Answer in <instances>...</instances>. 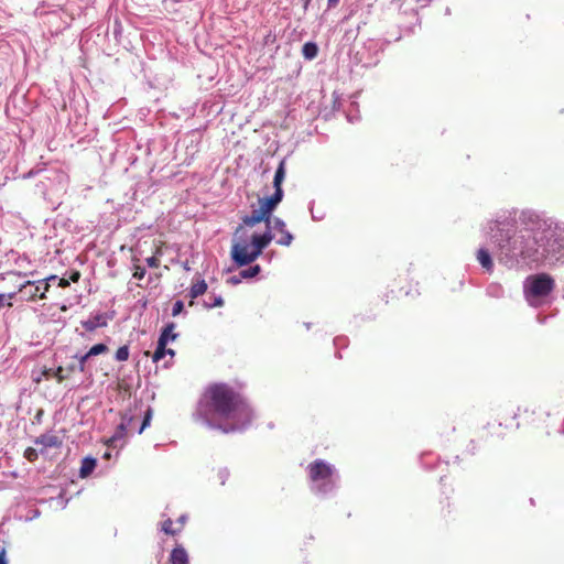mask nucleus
I'll return each mask as SVG.
<instances>
[{
  "mask_svg": "<svg viewBox=\"0 0 564 564\" xmlns=\"http://www.w3.org/2000/svg\"><path fill=\"white\" fill-rule=\"evenodd\" d=\"M35 282V286H39V291L37 293H40V300H44L46 299V293L50 291V283H47V280H37V281H34Z\"/></svg>",
  "mask_w": 564,
  "mask_h": 564,
  "instance_id": "412c9836",
  "label": "nucleus"
},
{
  "mask_svg": "<svg viewBox=\"0 0 564 564\" xmlns=\"http://www.w3.org/2000/svg\"><path fill=\"white\" fill-rule=\"evenodd\" d=\"M207 290V284L204 280H200L196 283H194L189 290V296L192 300L198 297L199 295H203ZM191 305H193V301L189 302Z\"/></svg>",
  "mask_w": 564,
  "mask_h": 564,
  "instance_id": "dca6fc26",
  "label": "nucleus"
},
{
  "mask_svg": "<svg viewBox=\"0 0 564 564\" xmlns=\"http://www.w3.org/2000/svg\"><path fill=\"white\" fill-rule=\"evenodd\" d=\"M554 289V279L547 273H539L525 279L523 293L525 299L532 303V300L547 296Z\"/></svg>",
  "mask_w": 564,
  "mask_h": 564,
  "instance_id": "20e7f679",
  "label": "nucleus"
},
{
  "mask_svg": "<svg viewBox=\"0 0 564 564\" xmlns=\"http://www.w3.org/2000/svg\"><path fill=\"white\" fill-rule=\"evenodd\" d=\"M129 358V347L128 346H121L116 351V359L118 361H126Z\"/></svg>",
  "mask_w": 564,
  "mask_h": 564,
  "instance_id": "b1692460",
  "label": "nucleus"
},
{
  "mask_svg": "<svg viewBox=\"0 0 564 564\" xmlns=\"http://www.w3.org/2000/svg\"><path fill=\"white\" fill-rule=\"evenodd\" d=\"M54 371L53 369H50V368H44L42 370V376L45 378V379H51L52 377H54Z\"/></svg>",
  "mask_w": 564,
  "mask_h": 564,
  "instance_id": "f704fd0d",
  "label": "nucleus"
},
{
  "mask_svg": "<svg viewBox=\"0 0 564 564\" xmlns=\"http://www.w3.org/2000/svg\"><path fill=\"white\" fill-rule=\"evenodd\" d=\"M175 325L173 323L167 324L161 332L159 339H164V343L167 344L170 340L176 339L178 336L174 333Z\"/></svg>",
  "mask_w": 564,
  "mask_h": 564,
  "instance_id": "f3484780",
  "label": "nucleus"
},
{
  "mask_svg": "<svg viewBox=\"0 0 564 564\" xmlns=\"http://www.w3.org/2000/svg\"><path fill=\"white\" fill-rule=\"evenodd\" d=\"M132 421V417H128L127 422L124 420L117 426L116 432L111 437H109L106 441V445L110 447H117L118 442L123 441L127 435V429L130 422Z\"/></svg>",
  "mask_w": 564,
  "mask_h": 564,
  "instance_id": "1a4fd4ad",
  "label": "nucleus"
},
{
  "mask_svg": "<svg viewBox=\"0 0 564 564\" xmlns=\"http://www.w3.org/2000/svg\"><path fill=\"white\" fill-rule=\"evenodd\" d=\"M184 310V304L182 301H176L174 304H173V308H172V315L173 316H177L178 314H181Z\"/></svg>",
  "mask_w": 564,
  "mask_h": 564,
  "instance_id": "cd10ccee",
  "label": "nucleus"
},
{
  "mask_svg": "<svg viewBox=\"0 0 564 564\" xmlns=\"http://www.w3.org/2000/svg\"><path fill=\"white\" fill-rule=\"evenodd\" d=\"M169 561L171 564H189V556L182 545H176L172 550Z\"/></svg>",
  "mask_w": 564,
  "mask_h": 564,
  "instance_id": "f8f14e48",
  "label": "nucleus"
},
{
  "mask_svg": "<svg viewBox=\"0 0 564 564\" xmlns=\"http://www.w3.org/2000/svg\"><path fill=\"white\" fill-rule=\"evenodd\" d=\"M145 273H147V271L143 267H141L138 263L133 264V278L134 279L142 280L145 276Z\"/></svg>",
  "mask_w": 564,
  "mask_h": 564,
  "instance_id": "a878e982",
  "label": "nucleus"
},
{
  "mask_svg": "<svg viewBox=\"0 0 564 564\" xmlns=\"http://www.w3.org/2000/svg\"><path fill=\"white\" fill-rule=\"evenodd\" d=\"M14 274L19 278L26 276V273L23 272H15Z\"/></svg>",
  "mask_w": 564,
  "mask_h": 564,
  "instance_id": "c03bdc74",
  "label": "nucleus"
},
{
  "mask_svg": "<svg viewBox=\"0 0 564 564\" xmlns=\"http://www.w3.org/2000/svg\"><path fill=\"white\" fill-rule=\"evenodd\" d=\"M285 178V160H282L273 178L274 193L269 197L258 199V208H253L250 215L241 218L242 223L237 227L232 237L230 256L239 267L253 262L265 247L273 240L270 231L258 234L252 228L267 221L270 225V215L283 198L282 183Z\"/></svg>",
  "mask_w": 564,
  "mask_h": 564,
  "instance_id": "f257e3e1",
  "label": "nucleus"
},
{
  "mask_svg": "<svg viewBox=\"0 0 564 564\" xmlns=\"http://www.w3.org/2000/svg\"><path fill=\"white\" fill-rule=\"evenodd\" d=\"M76 370V365H68L67 367H57L54 371V378L58 383L63 382L65 379L69 378V376Z\"/></svg>",
  "mask_w": 564,
  "mask_h": 564,
  "instance_id": "2eb2a0df",
  "label": "nucleus"
},
{
  "mask_svg": "<svg viewBox=\"0 0 564 564\" xmlns=\"http://www.w3.org/2000/svg\"><path fill=\"white\" fill-rule=\"evenodd\" d=\"M39 286H35V282L26 280L19 284V301L21 302H35L40 300V293H37Z\"/></svg>",
  "mask_w": 564,
  "mask_h": 564,
  "instance_id": "6e6552de",
  "label": "nucleus"
},
{
  "mask_svg": "<svg viewBox=\"0 0 564 564\" xmlns=\"http://www.w3.org/2000/svg\"><path fill=\"white\" fill-rule=\"evenodd\" d=\"M0 564H7V560H6V550L2 549L0 551Z\"/></svg>",
  "mask_w": 564,
  "mask_h": 564,
  "instance_id": "58836bf2",
  "label": "nucleus"
},
{
  "mask_svg": "<svg viewBox=\"0 0 564 564\" xmlns=\"http://www.w3.org/2000/svg\"><path fill=\"white\" fill-rule=\"evenodd\" d=\"M259 272H260V265L256 264V265L250 267L248 269L241 270L240 271V278L250 279V278L256 276Z\"/></svg>",
  "mask_w": 564,
  "mask_h": 564,
  "instance_id": "4be33fe9",
  "label": "nucleus"
},
{
  "mask_svg": "<svg viewBox=\"0 0 564 564\" xmlns=\"http://www.w3.org/2000/svg\"><path fill=\"white\" fill-rule=\"evenodd\" d=\"M166 345L167 344L164 343V339L158 340V347L152 356V360L154 362H158L166 356Z\"/></svg>",
  "mask_w": 564,
  "mask_h": 564,
  "instance_id": "aec40b11",
  "label": "nucleus"
},
{
  "mask_svg": "<svg viewBox=\"0 0 564 564\" xmlns=\"http://www.w3.org/2000/svg\"><path fill=\"white\" fill-rule=\"evenodd\" d=\"M4 295H6L8 302H13V300L19 301V297H20L19 288L13 292L4 293Z\"/></svg>",
  "mask_w": 564,
  "mask_h": 564,
  "instance_id": "473e14b6",
  "label": "nucleus"
},
{
  "mask_svg": "<svg viewBox=\"0 0 564 564\" xmlns=\"http://www.w3.org/2000/svg\"><path fill=\"white\" fill-rule=\"evenodd\" d=\"M162 531L167 535H176L180 533V528H176V524L173 522L172 519L167 518L164 520L161 524Z\"/></svg>",
  "mask_w": 564,
  "mask_h": 564,
  "instance_id": "6ab92c4d",
  "label": "nucleus"
},
{
  "mask_svg": "<svg viewBox=\"0 0 564 564\" xmlns=\"http://www.w3.org/2000/svg\"><path fill=\"white\" fill-rule=\"evenodd\" d=\"M318 47L313 42H307L302 47V54L306 59H313L317 56Z\"/></svg>",
  "mask_w": 564,
  "mask_h": 564,
  "instance_id": "a211bd4d",
  "label": "nucleus"
},
{
  "mask_svg": "<svg viewBox=\"0 0 564 564\" xmlns=\"http://www.w3.org/2000/svg\"><path fill=\"white\" fill-rule=\"evenodd\" d=\"M96 465H97L96 458L85 457L82 460V465H80V469H79L80 477L82 478L88 477L94 471Z\"/></svg>",
  "mask_w": 564,
  "mask_h": 564,
  "instance_id": "ddd939ff",
  "label": "nucleus"
},
{
  "mask_svg": "<svg viewBox=\"0 0 564 564\" xmlns=\"http://www.w3.org/2000/svg\"><path fill=\"white\" fill-rule=\"evenodd\" d=\"M90 357L91 356H88V351L84 356H80L79 364H78V366H76V369H78L80 372H83L85 370V364H86L87 359Z\"/></svg>",
  "mask_w": 564,
  "mask_h": 564,
  "instance_id": "7c9ffc66",
  "label": "nucleus"
},
{
  "mask_svg": "<svg viewBox=\"0 0 564 564\" xmlns=\"http://www.w3.org/2000/svg\"><path fill=\"white\" fill-rule=\"evenodd\" d=\"M310 479L319 486H326L332 482L334 469L325 462L317 459L311 463L307 467Z\"/></svg>",
  "mask_w": 564,
  "mask_h": 564,
  "instance_id": "39448f33",
  "label": "nucleus"
},
{
  "mask_svg": "<svg viewBox=\"0 0 564 564\" xmlns=\"http://www.w3.org/2000/svg\"><path fill=\"white\" fill-rule=\"evenodd\" d=\"M186 520H187V517H186V516H184V514H183V516H181V517L176 520L175 524H176V528H180V532H182V531H183V529H184V527H185V523H186Z\"/></svg>",
  "mask_w": 564,
  "mask_h": 564,
  "instance_id": "72a5a7b5",
  "label": "nucleus"
},
{
  "mask_svg": "<svg viewBox=\"0 0 564 564\" xmlns=\"http://www.w3.org/2000/svg\"><path fill=\"white\" fill-rule=\"evenodd\" d=\"M145 261L150 268H159L160 267V259L158 258V256H152L150 258H147Z\"/></svg>",
  "mask_w": 564,
  "mask_h": 564,
  "instance_id": "c756f323",
  "label": "nucleus"
},
{
  "mask_svg": "<svg viewBox=\"0 0 564 564\" xmlns=\"http://www.w3.org/2000/svg\"><path fill=\"white\" fill-rule=\"evenodd\" d=\"M108 351V347L105 344H96L88 350V356H97Z\"/></svg>",
  "mask_w": 564,
  "mask_h": 564,
  "instance_id": "5701e85b",
  "label": "nucleus"
},
{
  "mask_svg": "<svg viewBox=\"0 0 564 564\" xmlns=\"http://www.w3.org/2000/svg\"><path fill=\"white\" fill-rule=\"evenodd\" d=\"M209 302H206V306L208 308H213V307H220L224 305V300L220 295H213V296H209Z\"/></svg>",
  "mask_w": 564,
  "mask_h": 564,
  "instance_id": "393cba45",
  "label": "nucleus"
},
{
  "mask_svg": "<svg viewBox=\"0 0 564 564\" xmlns=\"http://www.w3.org/2000/svg\"><path fill=\"white\" fill-rule=\"evenodd\" d=\"M151 416H152V412L151 410L149 409L144 415V419H143V422L141 424V427L139 430V433L141 434L144 429L150 424V421H151Z\"/></svg>",
  "mask_w": 564,
  "mask_h": 564,
  "instance_id": "c85d7f7f",
  "label": "nucleus"
},
{
  "mask_svg": "<svg viewBox=\"0 0 564 564\" xmlns=\"http://www.w3.org/2000/svg\"><path fill=\"white\" fill-rule=\"evenodd\" d=\"M243 278H240V274L237 276V275H234L229 279V282L232 283V284H238L240 283V281L242 280Z\"/></svg>",
  "mask_w": 564,
  "mask_h": 564,
  "instance_id": "4c0bfd02",
  "label": "nucleus"
},
{
  "mask_svg": "<svg viewBox=\"0 0 564 564\" xmlns=\"http://www.w3.org/2000/svg\"><path fill=\"white\" fill-rule=\"evenodd\" d=\"M56 279V275H50L47 278H45L44 280H47V283H50V281H53Z\"/></svg>",
  "mask_w": 564,
  "mask_h": 564,
  "instance_id": "37998d69",
  "label": "nucleus"
},
{
  "mask_svg": "<svg viewBox=\"0 0 564 564\" xmlns=\"http://www.w3.org/2000/svg\"><path fill=\"white\" fill-rule=\"evenodd\" d=\"M35 444L42 445L44 448H48V447L57 448V447H61L62 440L53 433H45V434L40 435L35 440Z\"/></svg>",
  "mask_w": 564,
  "mask_h": 564,
  "instance_id": "9b49d317",
  "label": "nucleus"
},
{
  "mask_svg": "<svg viewBox=\"0 0 564 564\" xmlns=\"http://www.w3.org/2000/svg\"><path fill=\"white\" fill-rule=\"evenodd\" d=\"M24 457L29 460V462H35L39 457L37 455V451L35 448H32V447H28L24 452Z\"/></svg>",
  "mask_w": 564,
  "mask_h": 564,
  "instance_id": "bb28decb",
  "label": "nucleus"
},
{
  "mask_svg": "<svg viewBox=\"0 0 564 564\" xmlns=\"http://www.w3.org/2000/svg\"><path fill=\"white\" fill-rule=\"evenodd\" d=\"M196 415L210 427L231 433L245 429L253 413L238 389L226 382H213L200 394Z\"/></svg>",
  "mask_w": 564,
  "mask_h": 564,
  "instance_id": "f03ea898",
  "label": "nucleus"
},
{
  "mask_svg": "<svg viewBox=\"0 0 564 564\" xmlns=\"http://www.w3.org/2000/svg\"><path fill=\"white\" fill-rule=\"evenodd\" d=\"M509 242L513 250L519 252L521 259L528 263H542L555 257L560 249L555 232L546 220L530 215L524 226L519 228Z\"/></svg>",
  "mask_w": 564,
  "mask_h": 564,
  "instance_id": "7ed1b4c3",
  "label": "nucleus"
},
{
  "mask_svg": "<svg viewBox=\"0 0 564 564\" xmlns=\"http://www.w3.org/2000/svg\"><path fill=\"white\" fill-rule=\"evenodd\" d=\"M264 223L267 225L264 232L270 231L271 235H274L273 239H275L278 245L289 247L292 243L293 236L286 230L283 220L270 217V225L267 221Z\"/></svg>",
  "mask_w": 564,
  "mask_h": 564,
  "instance_id": "423d86ee",
  "label": "nucleus"
},
{
  "mask_svg": "<svg viewBox=\"0 0 564 564\" xmlns=\"http://www.w3.org/2000/svg\"><path fill=\"white\" fill-rule=\"evenodd\" d=\"M161 254H162V248L158 247L153 256H158V258L160 259Z\"/></svg>",
  "mask_w": 564,
  "mask_h": 564,
  "instance_id": "a19ab883",
  "label": "nucleus"
},
{
  "mask_svg": "<svg viewBox=\"0 0 564 564\" xmlns=\"http://www.w3.org/2000/svg\"><path fill=\"white\" fill-rule=\"evenodd\" d=\"M108 324V318L106 314H96L88 318L87 321L82 322V326L87 332H94L98 327H105Z\"/></svg>",
  "mask_w": 564,
  "mask_h": 564,
  "instance_id": "9d476101",
  "label": "nucleus"
},
{
  "mask_svg": "<svg viewBox=\"0 0 564 564\" xmlns=\"http://www.w3.org/2000/svg\"><path fill=\"white\" fill-rule=\"evenodd\" d=\"M13 306V302H8L4 293H0V310L3 307L11 308Z\"/></svg>",
  "mask_w": 564,
  "mask_h": 564,
  "instance_id": "2f4dec72",
  "label": "nucleus"
},
{
  "mask_svg": "<svg viewBox=\"0 0 564 564\" xmlns=\"http://www.w3.org/2000/svg\"><path fill=\"white\" fill-rule=\"evenodd\" d=\"M339 0H328V7L333 8L338 4Z\"/></svg>",
  "mask_w": 564,
  "mask_h": 564,
  "instance_id": "ea45409f",
  "label": "nucleus"
},
{
  "mask_svg": "<svg viewBox=\"0 0 564 564\" xmlns=\"http://www.w3.org/2000/svg\"><path fill=\"white\" fill-rule=\"evenodd\" d=\"M79 279H80V273L78 271L72 272V274L69 276V281L78 282Z\"/></svg>",
  "mask_w": 564,
  "mask_h": 564,
  "instance_id": "c9c22d12",
  "label": "nucleus"
},
{
  "mask_svg": "<svg viewBox=\"0 0 564 564\" xmlns=\"http://www.w3.org/2000/svg\"><path fill=\"white\" fill-rule=\"evenodd\" d=\"M58 286L62 288V289L68 288L69 286V280H67L65 278L59 279Z\"/></svg>",
  "mask_w": 564,
  "mask_h": 564,
  "instance_id": "e433bc0d",
  "label": "nucleus"
},
{
  "mask_svg": "<svg viewBox=\"0 0 564 564\" xmlns=\"http://www.w3.org/2000/svg\"><path fill=\"white\" fill-rule=\"evenodd\" d=\"M477 260L486 271L491 272L494 269V262L486 249H479L477 252Z\"/></svg>",
  "mask_w": 564,
  "mask_h": 564,
  "instance_id": "4468645a",
  "label": "nucleus"
},
{
  "mask_svg": "<svg viewBox=\"0 0 564 564\" xmlns=\"http://www.w3.org/2000/svg\"><path fill=\"white\" fill-rule=\"evenodd\" d=\"M516 416L519 419L517 422V427H519L521 425L539 426L538 423L544 422L549 415L542 411H530L528 408H525L523 410L519 409V412L516 414Z\"/></svg>",
  "mask_w": 564,
  "mask_h": 564,
  "instance_id": "0eeeda50",
  "label": "nucleus"
},
{
  "mask_svg": "<svg viewBox=\"0 0 564 564\" xmlns=\"http://www.w3.org/2000/svg\"><path fill=\"white\" fill-rule=\"evenodd\" d=\"M166 355H170L171 357H174L175 352L173 349L166 348Z\"/></svg>",
  "mask_w": 564,
  "mask_h": 564,
  "instance_id": "79ce46f5",
  "label": "nucleus"
}]
</instances>
